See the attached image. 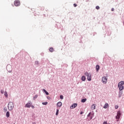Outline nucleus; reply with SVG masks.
Segmentation results:
<instances>
[{
	"label": "nucleus",
	"mask_w": 124,
	"mask_h": 124,
	"mask_svg": "<svg viewBox=\"0 0 124 124\" xmlns=\"http://www.w3.org/2000/svg\"><path fill=\"white\" fill-rule=\"evenodd\" d=\"M124 81H121L118 83V87L119 88V91H123L124 90Z\"/></svg>",
	"instance_id": "nucleus-1"
},
{
	"label": "nucleus",
	"mask_w": 124,
	"mask_h": 124,
	"mask_svg": "<svg viewBox=\"0 0 124 124\" xmlns=\"http://www.w3.org/2000/svg\"><path fill=\"white\" fill-rule=\"evenodd\" d=\"M115 109H118V108H119V106H115Z\"/></svg>",
	"instance_id": "nucleus-28"
},
{
	"label": "nucleus",
	"mask_w": 124,
	"mask_h": 124,
	"mask_svg": "<svg viewBox=\"0 0 124 124\" xmlns=\"http://www.w3.org/2000/svg\"><path fill=\"white\" fill-rule=\"evenodd\" d=\"M56 115V116H58V115H59V109H57Z\"/></svg>",
	"instance_id": "nucleus-20"
},
{
	"label": "nucleus",
	"mask_w": 124,
	"mask_h": 124,
	"mask_svg": "<svg viewBox=\"0 0 124 124\" xmlns=\"http://www.w3.org/2000/svg\"><path fill=\"white\" fill-rule=\"evenodd\" d=\"M86 101H87V99L85 98V99H82L81 100V102H82L83 103L86 102Z\"/></svg>",
	"instance_id": "nucleus-18"
},
{
	"label": "nucleus",
	"mask_w": 124,
	"mask_h": 124,
	"mask_svg": "<svg viewBox=\"0 0 124 124\" xmlns=\"http://www.w3.org/2000/svg\"><path fill=\"white\" fill-rule=\"evenodd\" d=\"M103 124H110L107 123V122L105 121V122L103 123Z\"/></svg>",
	"instance_id": "nucleus-25"
},
{
	"label": "nucleus",
	"mask_w": 124,
	"mask_h": 124,
	"mask_svg": "<svg viewBox=\"0 0 124 124\" xmlns=\"http://www.w3.org/2000/svg\"><path fill=\"white\" fill-rule=\"evenodd\" d=\"M49 52H54V48L53 47H50L49 49Z\"/></svg>",
	"instance_id": "nucleus-15"
},
{
	"label": "nucleus",
	"mask_w": 124,
	"mask_h": 124,
	"mask_svg": "<svg viewBox=\"0 0 124 124\" xmlns=\"http://www.w3.org/2000/svg\"><path fill=\"white\" fill-rule=\"evenodd\" d=\"M43 91H44V93H46V92L45 89H43Z\"/></svg>",
	"instance_id": "nucleus-35"
},
{
	"label": "nucleus",
	"mask_w": 124,
	"mask_h": 124,
	"mask_svg": "<svg viewBox=\"0 0 124 124\" xmlns=\"http://www.w3.org/2000/svg\"><path fill=\"white\" fill-rule=\"evenodd\" d=\"M8 107L9 111H12V110H13V108H14V103L12 102H9Z\"/></svg>",
	"instance_id": "nucleus-2"
},
{
	"label": "nucleus",
	"mask_w": 124,
	"mask_h": 124,
	"mask_svg": "<svg viewBox=\"0 0 124 124\" xmlns=\"http://www.w3.org/2000/svg\"><path fill=\"white\" fill-rule=\"evenodd\" d=\"M32 103L30 102V103H27L26 105H25V107H26L27 108H31V105H32Z\"/></svg>",
	"instance_id": "nucleus-7"
},
{
	"label": "nucleus",
	"mask_w": 124,
	"mask_h": 124,
	"mask_svg": "<svg viewBox=\"0 0 124 124\" xmlns=\"http://www.w3.org/2000/svg\"><path fill=\"white\" fill-rule=\"evenodd\" d=\"M10 115V114L9 113V111H7L6 114V116L7 118H9Z\"/></svg>",
	"instance_id": "nucleus-14"
},
{
	"label": "nucleus",
	"mask_w": 124,
	"mask_h": 124,
	"mask_svg": "<svg viewBox=\"0 0 124 124\" xmlns=\"http://www.w3.org/2000/svg\"><path fill=\"white\" fill-rule=\"evenodd\" d=\"M62 103L61 102H59L57 103V107H62Z\"/></svg>",
	"instance_id": "nucleus-11"
},
{
	"label": "nucleus",
	"mask_w": 124,
	"mask_h": 124,
	"mask_svg": "<svg viewBox=\"0 0 124 124\" xmlns=\"http://www.w3.org/2000/svg\"><path fill=\"white\" fill-rule=\"evenodd\" d=\"M31 107L32 109L34 108V106H31Z\"/></svg>",
	"instance_id": "nucleus-32"
},
{
	"label": "nucleus",
	"mask_w": 124,
	"mask_h": 124,
	"mask_svg": "<svg viewBox=\"0 0 124 124\" xmlns=\"http://www.w3.org/2000/svg\"><path fill=\"white\" fill-rule=\"evenodd\" d=\"M96 71H98L99 70V65H97L96 66Z\"/></svg>",
	"instance_id": "nucleus-16"
},
{
	"label": "nucleus",
	"mask_w": 124,
	"mask_h": 124,
	"mask_svg": "<svg viewBox=\"0 0 124 124\" xmlns=\"http://www.w3.org/2000/svg\"><path fill=\"white\" fill-rule=\"evenodd\" d=\"M84 75L87 76V80L88 81H92V74L91 73L85 72Z\"/></svg>",
	"instance_id": "nucleus-3"
},
{
	"label": "nucleus",
	"mask_w": 124,
	"mask_h": 124,
	"mask_svg": "<svg viewBox=\"0 0 124 124\" xmlns=\"http://www.w3.org/2000/svg\"><path fill=\"white\" fill-rule=\"evenodd\" d=\"M46 94V95H49V93L46 91V92H45Z\"/></svg>",
	"instance_id": "nucleus-27"
},
{
	"label": "nucleus",
	"mask_w": 124,
	"mask_h": 124,
	"mask_svg": "<svg viewBox=\"0 0 124 124\" xmlns=\"http://www.w3.org/2000/svg\"><path fill=\"white\" fill-rule=\"evenodd\" d=\"M76 107H77V104L75 103L72 105V106L70 107L71 109H74Z\"/></svg>",
	"instance_id": "nucleus-8"
},
{
	"label": "nucleus",
	"mask_w": 124,
	"mask_h": 124,
	"mask_svg": "<svg viewBox=\"0 0 124 124\" xmlns=\"http://www.w3.org/2000/svg\"><path fill=\"white\" fill-rule=\"evenodd\" d=\"M4 112H6V111H7V108H4Z\"/></svg>",
	"instance_id": "nucleus-30"
},
{
	"label": "nucleus",
	"mask_w": 124,
	"mask_h": 124,
	"mask_svg": "<svg viewBox=\"0 0 124 124\" xmlns=\"http://www.w3.org/2000/svg\"><path fill=\"white\" fill-rule=\"evenodd\" d=\"M74 7H76V6H77V4H76V3H74Z\"/></svg>",
	"instance_id": "nucleus-29"
},
{
	"label": "nucleus",
	"mask_w": 124,
	"mask_h": 124,
	"mask_svg": "<svg viewBox=\"0 0 124 124\" xmlns=\"http://www.w3.org/2000/svg\"><path fill=\"white\" fill-rule=\"evenodd\" d=\"M35 64H36V65H37V64H38V61H35Z\"/></svg>",
	"instance_id": "nucleus-23"
},
{
	"label": "nucleus",
	"mask_w": 124,
	"mask_h": 124,
	"mask_svg": "<svg viewBox=\"0 0 124 124\" xmlns=\"http://www.w3.org/2000/svg\"><path fill=\"white\" fill-rule=\"evenodd\" d=\"M60 98L61 99H63V96H62V95H60Z\"/></svg>",
	"instance_id": "nucleus-22"
},
{
	"label": "nucleus",
	"mask_w": 124,
	"mask_h": 124,
	"mask_svg": "<svg viewBox=\"0 0 124 124\" xmlns=\"http://www.w3.org/2000/svg\"><path fill=\"white\" fill-rule=\"evenodd\" d=\"M81 80L82 81H86V77H85V76H83L81 77Z\"/></svg>",
	"instance_id": "nucleus-13"
},
{
	"label": "nucleus",
	"mask_w": 124,
	"mask_h": 124,
	"mask_svg": "<svg viewBox=\"0 0 124 124\" xmlns=\"http://www.w3.org/2000/svg\"><path fill=\"white\" fill-rule=\"evenodd\" d=\"M84 113V112H83V111H81V112H80V115H82V114H83Z\"/></svg>",
	"instance_id": "nucleus-33"
},
{
	"label": "nucleus",
	"mask_w": 124,
	"mask_h": 124,
	"mask_svg": "<svg viewBox=\"0 0 124 124\" xmlns=\"http://www.w3.org/2000/svg\"><path fill=\"white\" fill-rule=\"evenodd\" d=\"M1 93H3V91H2V90H1Z\"/></svg>",
	"instance_id": "nucleus-34"
},
{
	"label": "nucleus",
	"mask_w": 124,
	"mask_h": 124,
	"mask_svg": "<svg viewBox=\"0 0 124 124\" xmlns=\"http://www.w3.org/2000/svg\"><path fill=\"white\" fill-rule=\"evenodd\" d=\"M100 7L98 6H96V9H97V10H98V9H99Z\"/></svg>",
	"instance_id": "nucleus-24"
},
{
	"label": "nucleus",
	"mask_w": 124,
	"mask_h": 124,
	"mask_svg": "<svg viewBox=\"0 0 124 124\" xmlns=\"http://www.w3.org/2000/svg\"><path fill=\"white\" fill-rule=\"evenodd\" d=\"M102 82L103 84H107V78L106 77H103L102 78Z\"/></svg>",
	"instance_id": "nucleus-4"
},
{
	"label": "nucleus",
	"mask_w": 124,
	"mask_h": 124,
	"mask_svg": "<svg viewBox=\"0 0 124 124\" xmlns=\"http://www.w3.org/2000/svg\"><path fill=\"white\" fill-rule=\"evenodd\" d=\"M4 95L6 96V97H8V94L7 93V92L5 91Z\"/></svg>",
	"instance_id": "nucleus-17"
},
{
	"label": "nucleus",
	"mask_w": 124,
	"mask_h": 124,
	"mask_svg": "<svg viewBox=\"0 0 124 124\" xmlns=\"http://www.w3.org/2000/svg\"><path fill=\"white\" fill-rule=\"evenodd\" d=\"M37 95H35V96H34V97H33V99H36V98H37Z\"/></svg>",
	"instance_id": "nucleus-21"
},
{
	"label": "nucleus",
	"mask_w": 124,
	"mask_h": 124,
	"mask_svg": "<svg viewBox=\"0 0 124 124\" xmlns=\"http://www.w3.org/2000/svg\"><path fill=\"white\" fill-rule=\"evenodd\" d=\"M43 105H47L48 104V102H43L42 103Z\"/></svg>",
	"instance_id": "nucleus-19"
},
{
	"label": "nucleus",
	"mask_w": 124,
	"mask_h": 124,
	"mask_svg": "<svg viewBox=\"0 0 124 124\" xmlns=\"http://www.w3.org/2000/svg\"><path fill=\"white\" fill-rule=\"evenodd\" d=\"M117 122H119V120H117Z\"/></svg>",
	"instance_id": "nucleus-37"
},
{
	"label": "nucleus",
	"mask_w": 124,
	"mask_h": 124,
	"mask_svg": "<svg viewBox=\"0 0 124 124\" xmlns=\"http://www.w3.org/2000/svg\"><path fill=\"white\" fill-rule=\"evenodd\" d=\"M47 99H48V100H50V99H51V97L50 96H47Z\"/></svg>",
	"instance_id": "nucleus-26"
},
{
	"label": "nucleus",
	"mask_w": 124,
	"mask_h": 124,
	"mask_svg": "<svg viewBox=\"0 0 124 124\" xmlns=\"http://www.w3.org/2000/svg\"><path fill=\"white\" fill-rule=\"evenodd\" d=\"M91 109L92 110H94V109H95V104H93L92 107H91Z\"/></svg>",
	"instance_id": "nucleus-12"
},
{
	"label": "nucleus",
	"mask_w": 124,
	"mask_h": 124,
	"mask_svg": "<svg viewBox=\"0 0 124 124\" xmlns=\"http://www.w3.org/2000/svg\"><path fill=\"white\" fill-rule=\"evenodd\" d=\"M111 11H114V8H112L111 9Z\"/></svg>",
	"instance_id": "nucleus-36"
},
{
	"label": "nucleus",
	"mask_w": 124,
	"mask_h": 124,
	"mask_svg": "<svg viewBox=\"0 0 124 124\" xmlns=\"http://www.w3.org/2000/svg\"><path fill=\"white\" fill-rule=\"evenodd\" d=\"M8 67H9V66H7V70L9 72H11L10 71H9V70H8Z\"/></svg>",
	"instance_id": "nucleus-31"
},
{
	"label": "nucleus",
	"mask_w": 124,
	"mask_h": 124,
	"mask_svg": "<svg viewBox=\"0 0 124 124\" xmlns=\"http://www.w3.org/2000/svg\"><path fill=\"white\" fill-rule=\"evenodd\" d=\"M20 4H21V3L20 2V1L19 0H16L14 1V5L15 6H19Z\"/></svg>",
	"instance_id": "nucleus-5"
},
{
	"label": "nucleus",
	"mask_w": 124,
	"mask_h": 124,
	"mask_svg": "<svg viewBox=\"0 0 124 124\" xmlns=\"http://www.w3.org/2000/svg\"><path fill=\"white\" fill-rule=\"evenodd\" d=\"M108 107H109V104H108V103H107L104 106L103 108L104 109H107V108H108Z\"/></svg>",
	"instance_id": "nucleus-9"
},
{
	"label": "nucleus",
	"mask_w": 124,
	"mask_h": 124,
	"mask_svg": "<svg viewBox=\"0 0 124 124\" xmlns=\"http://www.w3.org/2000/svg\"><path fill=\"white\" fill-rule=\"evenodd\" d=\"M87 117L88 118H89L90 120H92V119H93V115H92V113H89Z\"/></svg>",
	"instance_id": "nucleus-10"
},
{
	"label": "nucleus",
	"mask_w": 124,
	"mask_h": 124,
	"mask_svg": "<svg viewBox=\"0 0 124 124\" xmlns=\"http://www.w3.org/2000/svg\"><path fill=\"white\" fill-rule=\"evenodd\" d=\"M121 115L122 114L121 113V111H117V116H116V119L119 120L120 118H121Z\"/></svg>",
	"instance_id": "nucleus-6"
}]
</instances>
